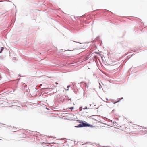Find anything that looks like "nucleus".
I'll return each mask as SVG.
<instances>
[{
  "mask_svg": "<svg viewBox=\"0 0 147 147\" xmlns=\"http://www.w3.org/2000/svg\"><path fill=\"white\" fill-rule=\"evenodd\" d=\"M80 121V123H81V124H79L78 125V126H76L75 127H92L93 126L90 124H88L86 123V122L85 121H84V122L82 121L81 122Z\"/></svg>",
  "mask_w": 147,
  "mask_h": 147,
  "instance_id": "1",
  "label": "nucleus"
},
{
  "mask_svg": "<svg viewBox=\"0 0 147 147\" xmlns=\"http://www.w3.org/2000/svg\"><path fill=\"white\" fill-rule=\"evenodd\" d=\"M123 98H119L118 99H117V100H118L116 102H114V103H116L117 102H119L121 100V99H123Z\"/></svg>",
  "mask_w": 147,
  "mask_h": 147,
  "instance_id": "2",
  "label": "nucleus"
},
{
  "mask_svg": "<svg viewBox=\"0 0 147 147\" xmlns=\"http://www.w3.org/2000/svg\"><path fill=\"white\" fill-rule=\"evenodd\" d=\"M4 49V48L3 47H1V50L0 51V53H1L2 51H3V50Z\"/></svg>",
  "mask_w": 147,
  "mask_h": 147,
  "instance_id": "3",
  "label": "nucleus"
},
{
  "mask_svg": "<svg viewBox=\"0 0 147 147\" xmlns=\"http://www.w3.org/2000/svg\"><path fill=\"white\" fill-rule=\"evenodd\" d=\"M69 109H71V110L74 109V107H70V108H69Z\"/></svg>",
  "mask_w": 147,
  "mask_h": 147,
  "instance_id": "4",
  "label": "nucleus"
},
{
  "mask_svg": "<svg viewBox=\"0 0 147 147\" xmlns=\"http://www.w3.org/2000/svg\"><path fill=\"white\" fill-rule=\"evenodd\" d=\"M63 51V49H61L60 50V51H59V52H62V51Z\"/></svg>",
  "mask_w": 147,
  "mask_h": 147,
  "instance_id": "5",
  "label": "nucleus"
},
{
  "mask_svg": "<svg viewBox=\"0 0 147 147\" xmlns=\"http://www.w3.org/2000/svg\"><path fill=\"white\" fill-rule=\"evenodd\" d=\"M55 84H58V83H57V82H56L55 83Z\"/></svg>",
  "mask_w": 147,
  "mask_h": 147,
  "instance_id": "6",
  "label": "nucleus"
}]
</instances>
